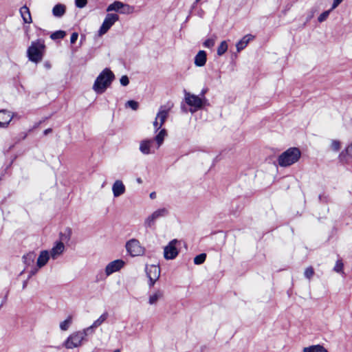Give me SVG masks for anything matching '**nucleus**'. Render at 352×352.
<instances>
[{
	"label": "nucleus",
	"instance_id": "3c124183",
	"mask_svg": "<svg viewBox=\"0 0 352 352\" xmlns=\"http://www.w3.org/2000/svg\"><path fill=\"white\" fill-rule=\"evenodd\" d=\"M198 2V0H195V3Z\"/></svg>",
	"mask_w": 352,
	"mask_h": 352
},
{
	"label": "nucleus",
	"instance_id": "7ed1b4c3",
	"mask_svg": "<svg viewBox=\"0 0 352 352\" xmlns=\"http://www.w3.org/2000/svg\"><path fill=\"white\" fill-rule=\"evenodd\" d=\"M45 48L44 41L41 39L32 42L27 51L29 59L34 63L40 62L43 58Z\"/></svg>",
	"mask_w": 352,
	"mask_h": 352
},
{
	"label": "nucleus",
	"instance_id": "a18cd8bd",
	"mask_svg": "<svg viewBox=\"0 0 352 352\" xmlns=\"http://www.w3.org/2000/svg\"><path fill=\"white\" fill-rule=\"evenodd\" d=\"M194 263L195 264L198 265V255L194 258Z\"/></svg>",
	"mask_w": 352,
	"mask_h": 352
},
{
	"label": "nucleus",
	"instance_id": "6e6552de",
	"mask_svg": "<svg viewBox=\"0 0 352 352\" xmlns=\"http://www.w3.org/2000/svg\"><path fill=\"white\" fill-rule=\"evenodd\" d=\"M181 241L173 239L164 249V256L167 260L174 259L179 253L178 247L180 246Z\"/></svg>",
	"mask_w": 352,
	"mask_h": 352
},
{
	"label": "nucleus",
	"instance_id": "f03ea898",
	"mask_svg": "<svg viewBox=\"0 0 352 352\" xmlns=\"http://www.w3.org/2000/svg\"><path fill=\"white\" fill-rule=\"evenodd\" d=\"M301 156V152L296 147H292L281 153L278 157V165L281 167L289 166L297 162Z\"/></svg>",
	"mask_w": 352,
	"mask_h": 352
},
{
	"label": "nucleus",
	"instance_id": "c85d7f7f",
	"mask_svg": "<svg viewBox=\"0 0 352 352\" xmlns=\"http://www.w3.org/2000/svg\"><path fill=\"white\" fill-rule=\"evenodd\" d=\"M66 35V33L65 31L63 30H58L52 33L50 36V38L52 40H56L58 38H63Z\"/></svg>",
	"mask_w": 352,
	"mask_h": 352
},
{
	"label": "nucleus",
	"instance_id": "f3484780",
	"mask_svg": "<svg viewBox=\"0 0 352 352\" xmlns=\"http://www.w3.org/2000/svg\"><path fill=\"white\" fill-rule=\"evenodd\" d=\"M13 118L12 113L7 110L0 111V127H7Z\"/></svg>",
	"mask_w": 352,
	"mask_h": 352
},
{
	"label": "nucleus",
	"instance_id": "4468645a",
	"mask_svg": "<svg viewBox=\"0 0 352 352\" xmlns=\"http://www.w3.org/2000/svg\"><path fill=\"white\" fill-rule=\"evenodd\" d=\"M65 247L63 242H56L53 248L49 252L51 258L53 260H56L59 258L65 252Z\"/></svg>",
	"mask_w": 352,
	"mask_h": 352
},
{
	"label": "nucleus",
	"instance_id": "f8f14e48",
	"mask_svg": "<svg viewBox=\"0 0 352 352\" xmlns=\"http://www.w3.org/2000/svg\"><path fill=\"white\" fill-rule=\"evenodd\" d=\"M125 265V262L122 259H117L110 262L105 267V274L109 276L111 274L119 271Z\"/></svg>",
	"mask_w": 352,
	"mask_h": 352
},
{
	"label": "nucleus",
	"instance_id": "20e7f679",
	"mask_svg": "<svg viewBox=\"0 0 352 352\" xmlns=\"http://www.w3.org/2000/svg\"><path fill=\"white\" fill-rule=\"evenodd\" d=\"M89 333L84 329L72 333L63 343V346L67 349L80 347Z\"/></svg>",
	"mask_w": 352,
	"mask_h": 352
},
{
	"label": "nucleus",
	"instance_id": "4c0bfd02",
	"mask_svg": "<svg viewBox=\"0 0 352 352\" xmlns=\"http://www.w3.org/2000/svg\"><path fill=\"white\" fill-rule=\"evenodd\" d=\"M304 274L306 278L310 279L314 274V269L311 267H307Z\"/></svg>",
	"mask_w": 352,
	"mask_h": 352
},
{
	"label": "nucleus",
	"instance_id": "5701e85b",
	"mask_svg": "<svg viewBox=\"0 0 352 352\" xmlns=\"http://www.w3.org/2000/svg\"><path fill=\"white\" fill-rule=\"evenodd\" d=\"M303 352H328V351L320 344L311 345L309 346L304 347Z\"/></svg>",
	"mask_w": 352,
	"mask_h": 352
},
{
	"label": "nucleus",
	"instance_id": "0eeeda50",
	"mask_svg": "<svg viewBox=\"0 0 352 352\" xmlns=\"http://www.w3.org/2000/svg\"><path fill=\"white\" fill-rule=\"evenodd\" d=\"M168 210L166 208H159L148 215L144 220V224L146 228L153 227L155 221L161 217L167 216Z\"/></svg>",
	"mask_w": 352,
	"mask_h": 352
},
{
	"label": "nucleus",
	"instance_id": "9d476101",
	"mask_svg": "<svg viewBox=\"0 0 352 352\" xmlns=\"http://www.w3.org/2000/svg\"><path fill=\"white\" fill-rule=\"evenodd\" d=\"M185 101L186 106L184 107L186 111H189L192 113L198 110V98L197 96L185 92Z\"/></svg>",
	"mask_w": 352,
	"mask_h": 352
},
{
	"label": "nucleus",
	"instance_id": "cd10ccee",
	"mask_svg": "<svg viewBox=\"0 0 352 352\" xmlns=\"http://www.w3.org/2000/svg\"><path fill=\"white\" fill-rule=\"evenodd\" d=\"M228 50V44L226 41L221 43L220 45L217 48V54L222 56Z\"/></svg>",
	"mask_w": 352,
	"mask_h": 352
},
{
	"label": "nucleus",
	"instance_id": "7c9ffc66",
	"mask_svg": "<svg viewBox=\"0 0 352 352\" xmlns=\"http://www.w3.org/2000/svg\"><path fill=\"white\" fill-rule=\"evenodd\" d=\"M23 258L25 260V262L28 265H30L34 261L35 254L34 252H30V253L27 254L26 255H25L23 256Z\"/></svg>",
	"mask_w": 352,
	"mask_h": 352
},
{
	"label": "nucleus",
	"instance_id": "c03bdc74",
	"mask_svg": "<svg viewBox=\"0 0 352 352\" xmlns=\"http://www.w3.org/2000/svg\"><path fill=\"white\" fill-rule=\"evenodd\" d=\"M198 63H199V60H198V54L195 56V65L198 66Z\"/></svg>",
	"mask_w": 352,
	"mask_h": 352
},
{
	"label": "nucleus",
	"instance_id": "37998d69",
	"mask_svg": "<svg viewBox=\"0 0 352 352\" xmlns=\"http://www.w3.org/2000/svg\"><path fill=\"white\" fill-rule=\"evenodd\" d=\"M343 0H333L331 10L335 9Z\"/></svg>",
	"mask_w": 352,
	"mask_h": 352
},
{
	"label": "nucleus",
	"instance_id": "c9c22d12",
	"mask_svg": "<svg viewBox=\"0 0 352 352\" xmlns=\"http://www.w3.org/2000/svg\"><path fill=\"white\" fill-rule=\"evenodd\" d=\"M126 106L131 108L133 110H137L138 108V102L134 100H129L126 102Z\"/></svg>",
	"mask_w": 352,
	"mask_h": 352
},
{
	"label": "nucleus",
	"instance_id": "dca6fc26",
	"mask_svg": "<svg viewBox=\"0 0 352 352\" xmlns=\"http://www.w3.org/2000/svg\"><path fill=\"white\" fill-rule=\"evenodd\" d=\"M126 191V187L120 179H117L112 185V192L114 197H118Z\"/></svg>",
	"mask_w": 352,
	"mask_h": 352
},
{
	"label": "nucleus",
	"instance_id": "b1692460",
	"mask_svg": "<svg viewBox=\"0 0 352 352\" xmlns=\"http://www.w3.org/2000/svg\"><path fill=\"white\" fill-rule=\"evenodd\" d=\"M163 292L161 290H157L153 294L149 296L148 303L150 305H155L157 301L163 297Z\"/></svg>",
	"mask_w": 352,
	"mask_h": 352
},
{
	"label": "nucleus",
	"instance_id": "a19ab883",
	"mask_svg": "<svg viewBox=\"0 0 352 352\" xmlns=\"http://www.w3.org/2000/svg\"><path fill=\"white\" fill-rule=\"evenodd\" d=\"M78 33L76 32H74L72 36H71V38H70V42L72 44H74L76 43V41H77L78 39Z\"/></svg>",
	"mask_w": 352,
	"mask_h": 352
},
{
	"label": "nucleus",
	"instance_id": "58836bf2",
	"mask_svg": "<svg viewBox=\"0 0 352 352\" xmlns=\"http://www.w3.org/2000/svg\"><path fill=\"white\" fill-rule=\"evenodd\" d=\"M120 84L122 86H126L129 83V80L127 76H122L120 80Z\"/></svg>",
	"mask_w": 352,
	"mask_h": 352
},
{
	"label": "nucleus",
	"instance_id": "ea45409f",
	"mask_svg": "<svg viewBox=\"0 0 352 352\" xmlns=\"http://www.w3.org/2000/svg\"><path fill=\"white\" fill-rule=\"evenodd\" d=\"M87 2V0H76V6L82 8L86 6Z\"/></svg>",
	"mask_w": 352,
	"mask_h": 352
},
{
	"label": "nucleus",
	"instance_id": "8fccbe9b",
	"mask_svg": "<svg viewBox=\"0 0 352 352\" xmlns=\"http://www.w3.org/2000/svg\"><path fill=\"white\" fill-rule=\"evenodd\" d=\"M113 352H120V351L119 349H116L113 351Z\"/></svg>",
	"mask_w": 352,
	"mask_h": 352
},
{
	"label": "nucleus",
	"instance_id": "e433bc0d",
	"mask_svg": "<svg viewBox=\"0 0 352 352\" xmlns=\"http://www.w3.org/2000/svg\"><path fill=\"white\" fill-rule=\"evenodd\" d=\"M215 41L214 38H208L204 43V46L207 48H211L214 45Z\"/></svg>",
	"mask_w": 352,
	"mask_h": 352
},
{
	"label": "nucleus",
	"instance_id": "a211bd4d",
	"mask_svg": "<svg viewBox=\"0 0 352 352\" xmlns=\"http://www.w3.org/2000/svg\"><path fill=\"white\" fill-rule=\"evenodd\" d=\"M121 8H124V10L122 11V13H129L130 12L131 7L128 5H124L123 3L120 1H115L114 3L110 4L107 10L109 11H118Z\"/></svg>",
	"mask_w": 352,
	"mask_h": 352
},
{
	"label": "nucleus",
	"instance_id": "49530a36",
	"mask_svg": "<svg viewBox=\"0 0 352 352\" xmlns=\"http://www.w3.org/2000/svg\"><path fill=\"white\" fill-rule=\"evenodd\" d=\"M155 194L154 192H152V193L150 194V197L151 198L153 199V198H155Z\"/></svg>",
	"mask_w": 352,
	"mask_h": 352
},
{
	"label": "nucleus",
	"instance_id": "412c9836",
	"mask_svg": "<svg viewBox=\"0 0 352 352\" xmlns=\"http://www.w3.org/2000/svg\"><path fill=\"white\" fill-rule=\"evenodd\" d=\"M253 38L254 36L251 34L243 36L236 45L237 51L240 52L243 50Z\"/></svg>",
	"mask_w": 352,
	"mask_h": 352
},
{
	"label": "nucleus",
	"instance_id": "6ab92c4d",
	"mask_svg": "<svg viewBox=\"0 0 352 352\" xmlns=\"http://www.w3.org/2000/svg\"><path fill=\"white\" fill-rule=\"evenodd\" d=\"M168 133L165 129H160L158 133L155 135L154 141L155 142V148L158 149L163 144L164 139L167 136Z\"/></svg>",
	"mask_w": 352,
	"mask_h": 352
},
{
	"label": "nucleus",
	"instance_id": "c756f323",
	"mask_svg": "<svg viewBox=\"0 0 352 352\" xmlns=\"http://www.w3.org/2000/svg\"><path fill=\"white\" fill-rule=\"evenodd\" d=\"M330 148L333 151L337 152L341 148V142L338 140H332L331 141Z\"/></svg>",
	"mask_w": 352,
	"mask_h": 352
},
{
	"label": "nucleus",
	"instance_id": "2eb2a0df",
	"mask_svg": "<svg viewBox=\"0 0 352 352\" xmlns=\"http://www.w3.org/2000/svg\"><path fill=\"white\" fill-rule=\"evenodd\" d=\"M140 151L144 155L154 153L153 141L148 139L142 140L140 143Z\"/></svg>",
	"mask_w": 352,
	"mask_h": 352
},
{
	"label": "nucleus",
	"instance_id": "79ce46f5",
	"mask_svg": "<svg viewBox=\"0 0 352 352\" xmlns=\"http://www.w3.org/2000/svg\"><path fill=\"white\" fill-rule=\"evenodd\" d=\"M206 254L205 253L199 254V264L204 263L206 260Z\"/></svg>",
	"mask_w": 352,
	"mask_h": 352
},
{
	"label": "nucleus",
	"instance_id": "ddd939ff",
	"mask_svg": "<svg viewBox=\"0 0 352 352\" xmlns=\"http://www.w3.org/2000/svg\"><path fill=\"white\" fill-rule=\"evenodd\" d=\"M50 258L51 256L50 255L49 251H41L36 261L37 269L35 271H32L31 274H34L38 271V270L43 267L47 263Z\"/></svg>",
	"mask_w": 352,
	"mask_h": 352
},
{
	"label": "nucleus",
	"instance_id": "09e8293b",
	"mask_svg": "<svg viewBox=\"0 0 352 352\" xmlns=\"http://www.w3.org/2000/svg\"><path fill=\"white\" fill-rule=\"evenodd\" d=\"M206 90H202L201 95L204 96V94L206 93Z\"/></svg>",
	"mask_w": 352,
	"mask_h": 352
},
{
	"label": "nucleus",
	"instance_id": "bb28decb",
	"mask_svg": "<svg viewBox=\"0 0 352 352\" xmlns=\"http://www.w3.org/2000/svg\"><path fill=\"white\" fill-rule=\"evenodd\" d=\"M72 316H68L67 318L63 322L60 323V329L62 331H67L69 328L70 325L72 323Z\"/></svg>",
	"mask_w": 352,
	"mask_h": 352
},
{
	"label": "nucleus",
	"instance_id": "f257e3e1",
	"mask_svg": "<svg viewBox=\"0 0 352 352\" xmlns=\"http://www.w3.org/2000/svg\"><path fill=\"white\" fill-rule=\"evenodd\" d=\"M115 76L108 68H105L96 78L94 85V91L98 94L104 93L107 87L110 86Z\"/></svg>",
	"mask_w": 352,
	"mask_h": 352
},
{
	"label": "nucleus",
	"instance_id": "1a4fd4ad",
	"mask_svg": "<svg viewBox=\"0 0 352 352\" xmlns=\"http://www.w3.org/2000/svg\"><path fill=\"white\" fill-rule=\"evenodd\" d=\"M146 273L149 279L148 285L153 287L160 276V269L155 265H146Z\"/></svg>",
	"mask_w": 352,
	"mask_h": 352
},
{
	"label": "nucleus",
	"instance_id": "4be33fe9",
	"mask_svg": "<svg viewBox=\"0 0 352 352\" xmlns=\"http://www.w3.org/2000/svg\"><path fill=\"white\" fill-rule=\"evenodd\" d=\"M20 13L23 18V20L26 23H32V17L30 14V10L26 6H23L20 9Z\"/></svg>",
	"mask_w": 352,
	"mask_h": 352
},
{
	"label": "nucleus",
	"instance_id": "393cba45",
	"mask_svg": "<svg viewBox=\"0 0 352 352\" xmlns=\"http://www.w3.org/2000/svg\"><path fill=\"white\" fill-rule=\"evenodd\" d=\"M52 12L55 16H62L65 12V6L63 4L56 5L52 10Z\"/></svg>",
	"mask_w": 352,
	"mask_h": 352
},
{
	"label": "nucleus",
	"instance_id": "aec40b11",
	"mask_svg": "<svg viewBox=\"0 0 352 352\" xmlns=\"http://www.w3.org/2000/svg\"><path fill=\"white\" fill-rule=\"evenodd\" d=\"M107 313L102 314L94 322V323L90 327L85 328L86 331L89 333H93V329L100 326L107 320Z\"/></svg>",
	"mask_w": 352,
	"mask_h": 352
},
{
	"label": "nucleus",
	"instance_id": "39448f33",
	"mask_svg": "<svg viewBox=\"0 0 352 352\" xmlns=\"http://www.w3.org/2000/svg\"><path fill=\"white\" fill-rule=\"evenodd\" d=\"M125 248L130 256L133 257L142 256L145 252V248L136 239L129 240L125 244Z\"/></svg>",
	"mask_w": 352,
	"mask_h": 352
},
{
	"label": "nucleus",
	"instance_id": "2f4dec72",
	"mask_svg": "<svg viewBox=\"0 0 352 352\" xmlns=\"http://www.w3.org/2000/svg\"><path fill=\"white\" fill-rule=\"evenodd\" d=\"M206 62V53L205 51L199 50V67L204 66Z\"/></svg>",
	"mask_w": 352,
	"mask_h": 352
},
{
	"label": "nucleus",
	"instance_id": "f704fd0d",
	"mask_svg": "<svg viewBox=\"0 0 352 352\" xmlns=\"http://www.w3.org/2000/svg\"><path fill=\"white\" fill-rule=\"evenodd\" d=\"M331 10H332L331 9L329 10H327V11H324V12H322L318 16V21L320 22V23L324 21L327 19V17L329 16Z\"/></svg>",
	"mask_w": 352,
	"mask_h": 352
},
{
	"label": "nucleus",
	"instance_id": "423d86ee",
	"mask_svg": "<svg viewBox=\"0 0 352 352\" xmlns=\"http://www.w3.org/2000/svg\"><path fill=\"white\" fill-rule=\"evenodd\" d=\"M170 110V107H166V106H161L160 107L155 120L153 123L155 131H158L164 125L169 116Z\"/></svg>",
	"mask_w": 352,
	"mask_h": 352
},
{
	"label": "nucleus",
	"instance_id": "de8ad7c7",
	"mask_svg": "<svg viewBox=\"0 0 352 352\" xmlns=\"http://www.w3.org/2000/svg\"><path fill=\"white\" fill-rule=\"evenodd\" d=\"M26 285H27V281H25V282L23 283V289L26 287Z\"/></svg>",
	"mask_w": 352,
	"mask_h": 352
},
{
	"label": "nucleus",
	"instance_id": "a878e982",
	"mask_svg": "<svg viewBox=\"0 0 352 352\" xmlns=\"http://www.w3.org/2000/svg\"><path fill=\"white\" fill-rule=\"evenodd\" d=\"M352 158V142L349 144L344 151H342L339 155V159L342 161L346 157Z\"/></svg>",
	"mask_w": 352,
	"mask_h": 352
},
{
	"label": "nucleus",
	"instance_id": "9b49d317",
	"mask_svg": "<svg viewBox=\"0 0 352 352\" xmlns=\"http://www.w3.org/2000/svg\"><path fill=\"white\" fill-rule=\"evenodd\" d=\"M119 19V16L116 14H108L100 30H99V35H103L107 32V31L111 28V27Z\"/></svg>",
	"mask_w": 352,
	"mask_h": 352
},
{
	"label": "nucleus",
	"instance_id": "473e14b6",
	"mask_svg": "<svg viewBox=\"0 0 352 352\" xmlns=\"http://www.w3.org/2000/svg\"><path fill=\"white\" fill-rule=\"evenodd\" d=\"M343 267H344V265H343V263L342 262V261L338 260L336 263L333 270L335 272H338V273L342 272Z\"/></svg>",
	"mask_w": 352,
	"mask_h": 352
},
{
	"label": "nucleus",
	"instance_id": "72a5a7b5",
	"mask_svg": "<svg viewBox=\"0 0 352 352\" xmlns=\"http://www.w3.org/2000/svg\"><path fill=\"white\" fill-rule=\"evenodd\" d=\"M210 104L208 101L206 99L204 96L199 97V109L205 108L206 107L209 106Z\"/></svg>",
	"mask_w": 352,
	"mask_h": 352
}]
</instances>
